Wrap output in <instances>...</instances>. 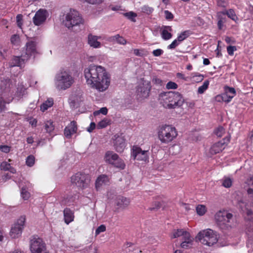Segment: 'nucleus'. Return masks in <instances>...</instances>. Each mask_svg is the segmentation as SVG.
Segmentation results:
<instances>
[{
	"label": "nucleus",
	"instance_id": "16",
	"mask_svg": "<svg viewBox=\"0 0 253 253\" xmlns=\"http://www.w3.org/2000/svg\"><path fill=\"white\" fill-rule=\"evenodd\" d=\"M114 137V146L115 149L118 152H123L126 147L125 140L124 136L115 135Z\"/></svg>",
	"mask_w": 253,
	"mask_h": 253
},
{
	"label": "nucleus",
	"instance_id": "50",
	"mask_svg": "<svg viewBox=\"0 0 253 253\" xmlns=\"http://www.w3.org/2000/svg\"><path fill=\"white\" fill-rule=\"evenodd\" d=\"M248 185L250 186V188L248 189L247 191L248 194H253V177L251 178V179L249 180Z\"/></svg>",
	"mask_w": 253,
	"mask_h": 253
},
{
	"label": "nucleus",
	"instance_id": "26",
	"mask_svg": "<svg viewBox=\"0 0 253 253\" xmlns=\"http://www.w3.org/2000/svg\"><path fill=\"white\" fill-rule=\"evenodd\" d=\"M108 182V178L105 175H102L99 176L95 182V186L97 190L100 188L102 185H105Z\"/></svg>",
	"mask_w": 253,
	"mask_h": 253
},
{
	"label": "nucleus",
	"instance_id": "33",
	"mask_svg": "<svg viewBox=\"0 0 253 253\" xmlns=\"http://www.w3.org/2000/svg\"><path fill=\"white\" fill-rule=\"evenodd\" d=\"M221 14L223 16L227 15L228 17L233 20H235L237 19V16L235 13L234 11L232 9H230L229 10H225L221 12Z\"/></svg>",
	"mask_w": 253,
	"mask_h": 253
},
{
	"label": "nucleus",
	"instance_id": "27",
	"mask_svg": "<svg viewBox=\"0 0 253 253\" xmlns=\"http://www.w3.org/2000/svg\"><path fill=\"white\" fill-rule=\"evenodd\" d=\"M64 216L65 222L67 224H69L74 219L73 213L70 209L66 208L64 210Z\"/></svg>",
	"mask_w": 253,
	"mask_h": 253
},
{
	"label": "nucleus",
	"instance_id": "61",
	"mask_svg": "<svg viewBox=\"0 0 253 253\" xmlns=\"http://www.w3.org/2000/svg\"><path fill=\"white\" fill-rule=\"evenodd\" d=\"M180 42L178 41V40H174L170 44H169L168 46V48L169 49H174L179 44Z\"/></svg>",
	"mask_w": 253,
	"mask_h": 253
},
{
	"label": "nucleus",
	"instance_id": "17",
	"mask_svg": "<svg viewBox=\"0 0 253 253\" xmlns=\"http://www.w3.org/2000/svg\"><path fill=\"white\" fill-rule=\"evenodd\" d=\"M150 88L144 84L140 85L137 89V96L140 99H144L149 96Z\"/></svg>",
	"mask_w": 253,
	"mask_h": 253
},
{
	"label": "nucleus",
	"instance_id": "37",
	"mask_svg": "<svg viewBox=\"0 0 253 253\" xmlns=\"http://www.w3.org/2000/svg\"><path fill=\"white\" fill-rule=\"evenodd\" d=\"M209 85V81L208 80L205 81L203 85L199 86L198 89V92L199 94L203 93L208 88Z\"/></svg>",
	"mask_w": 253,
	"mask_h": 253
},
{
	"label": "nucleus",
	"instance_id": "19",
	"mask_svg": "<svg viewBox=\"0 0 253 253\" xmlns=\"http://www.w3.org/2000/svg\"><path fill=\"white\" fill-rule=\"evenodd\" d=\"M77 130L76 122L72 121L64 129V135L67 138H70L71 135L76 133Z\"/></svg>",
	"mask_w": 253,
	"mask_h": 253
},
{
	"label": "nucleus",
	"instance_id": "30",
	"mask_svg": "<svg viewBox=\"0 0 253 253\" xmlns=\"http://www.w3.org/2000/svg\"><path fill=\"white\" fill-rule=\"evenodd\" d=\"M109 41L111 42H116L117 43L125 44L126 43V41L124 38L121 37L119 35H116L112 36L109 38Z\"/></svg>",
	"mask_w": 253,
	"mask_h": 253
},
{
	"label": "nucleus",
	"instance_id": "7",
	"mask_svg": "<svg viewBox=\"0 0 253 253\" xmlns=\"http://www.w3.org/2000/svg\"><path fill=\"white\" fill-rule=\"evenodd\" d=\"M71 181L73 186L83 189L88 186L90 182V178L87 174L78 172L71 177Z\"/></svg>",
	"mask_w": 253,
	"mask_h": 253
},
{
	"label": "nucleus",
	"instance_id": "49",
	"mask_svg": "<svg viewBox=\"0 0 253 253\" xmlns=\"http://www.w3.org/2000/svg\"><path fill=\"white\" fill-rule=\"evenodd\" d=\"M232 181L229 178H225L222 182V185L226 188H229L232 185Z\"/></svg>",
	"mask_w": 253,
	"mask_h": 253
},
{
	"label": "nucleus",
	"instance_id": "36",
	"mask_svg": "<svg viewBox=\"0 0 253 253\" xmlns=\"http://www.w3.org/2000/svg\"><path fill=\"white\" fill-rule=\"evenodd\" d=\"M26 89L22 85H19L17 87V91L15 95L18 97H22L25 94Z\"/></svg>",
	"mask_w": 253,
	"mask_h": 253
},
{
	"label": "nucleus",
	"instance_id": "55",
	"mask_svg": "<svg viewBox=\"0 0 253 253\" xmlns=\"http://www.w3.org/2000/svg\"><path fill=\"white\" fill-rule=\"evenodd\" d=\"M106 230V226L104 225H100L95 231V235H99L100 233L104 232Z\"/></svg>",
	"mask_w": 253,
	"mask_h": 253
},
{
	"label": "nucleus",
	"instance_id": "31",
	"mask_svg": "<svg viewBox=\"0 0 253 253\" xmlns=\"http://www.w3.org/2000/svg\"><path fill=\"white\" fill-rule=\"evenodd\" d=\"M53 104V100L52 98L48 99L43 103L41 106V110L44 112L49 107H51Z\"/></svg>",
	"mask_w": 253,
	"mask_h": 253
},
{
	"label": "nucleus",
	"instance_id": "41",
	"mask_svg": "<svg viewBox=\"0 0 253 253\" xmlns=\"http://www.w3.org/2000/svg\"><path fill=\"white\" fill-rule=\"evenodd\" d=\"M110 124V121L108 119H104L100 121L97 124L98 128H103L106 127Z\"/></svg>",
	"mask_w": 253,
	"mask_h": 253
},
{
	"label": "nucleus",
	"instance_id": "12",
	"mask_svg": "<svg viewBox=\"0 0 253 253\" xmlns=\"http://www.w3.org/2000/svg\"><path fill=\"white\" fill-rule=\"evenodd\" d=\"M131 156L134 160L146 161L148 159V151L142 150L140 147L134 146L132 149Z\"/></svg>",
	"mask_w": 253,
	"mask_h": 253
},
{
	"label": "nucleus",
	"instance_id": "23",
	"mask_svg": "<svg viewBox=\"0 0 253 253\" xmlns=\"http://www.w3.org/2000/svg\"><path fill=\"white\" fill-rule=\"evenodd\" d=\"M190 233L183 229H178L173 230L171 234V238H176L182 236L184 238L188 239Z\"/></svg>",
	"mask_w": 253,
	"mask_h": 253
},
{
	"label": "nucleus",
	"instance_id": "9",
	"mask_svg": "<svg viewBox=\"0 0 253 253\" xmlns=\"http://www.w3.org/2000/svg\"><path fill=\"white\" fill-rule=\"evenodd\" d=\"M31 253H48L45 244L42 240L37 236L31 237L30 241Z\"/></svg>",
	"mask_w": 253,
	"mask_h": 253
},
{
	"label": "nucleus",
	"instance_id": "34",
	"mask_svg": "<svg viewBox=\"0 0 253 253\" xmlns=\"http://www.w3.org/2000/svg\"><path fill=\"white\" fill-rule=\"evenodd\" d=\"M183 240L184 241L181 243V247L182 248L187 249L190 245H192V243L193 242V238L191 236L190 234L188 239L184 238Z\"/></svg>",
	"mask_w": 253,
	"mask_h": 253
},
{
	"label": "nucleus",
	"instance_id": "6",
	"mask_svg": "<svg viewBox=\"0 0 253 253\" xmlns=\"http://www.w3.org/2000/svg\"><path fill=\"white\" fill-rule=\"evenodd\" d=\"M196 238L202 244L208 246H212L217 242V235L210 229L200 232Z\"/></svg>",
	"mask_w": 253,
	"mask_h": 253
},
{
	"label": "nucleus",
	"instance_id": "18",
	"mask_svg": "<svg viewBox=\"0 0 253 253\" xmlns=\"http://www.w3.org/2000/svg\"><path fill=\"white\" fill-rule=\"evenodd\" d=\"M100 38V37L89 34L87 37V43L91 47L95 48H100L101 46V43L98 40Z\"/></svg>",
	"mask_w": 253,
	"mask_h": 253
},
{
	"label": "nucleus",
	"instance_id": "4",
	"mask_svg": "<svg viewBox=\"0 0 253 253\" xmlns=\"http://www.w3.org/2000/svg\"><path fill=\"white\" fill-rule=\"evenodd\" d=\"M158 138L162 143H168L172 141L177 135V131L171 126H162L158 132Z\"/></svg>",
	"mask_w": 253,
	"mask_h": 253
},
{
	"label": "nucleus",
	"instance_id": "43",
	"mask_svg": "<svg viewBox=\"0 0 253 253\" xmlns=\"http://www.w3.org/2000/svg\"><path fill=\"white\" fill-rule=\"evenodd\" d=\"M215 99L217 102L224 101L229 102L230 101V99H227V95L224 94L216 95L215 97Z\"/></svg>",
	"mask_w": 253,
	"mask_h": 253
},
{
	"label": "nucleus",
	"instance_id": "59",
	"mask_svg": "<svg viewBox=\"0 0 253 253\" xmlns=\"http://www.w3.org/2000/svg\"><path fill=\"white\" fill-rule=\"evenodd\" d=\"M0 150L2 152L7 153L10 151V147L7 145H0Z\"/></svg>",
	"mask_w": 253,
	"mask_h": 253
},
{
	"label": "nucleus",
	"instance_id": "1",
	"mask_svg": "<svg viewBox=\"0 0 253 253\" xmlns=\"http://www.w3.org/2000/svg\"><path fill=\"white\" fill-rule=\"evenodd\" d=\"M86 84L99 91L106 90L110 83V77L105 69L101 66L90 65L84 70Z\"/></svg>",
	"mask_w": 253,
	"mask_h": 253
},
{
	"label": "nucleus",
	"instance_id": "48",
	"mask_svg": "<svg viewBox=\"0 0 253 253\" xmlns=\"http://www.w3.org/2000/svg\"><path fill=\"white\" fill-rule=\"evenodd\" d=\"M153 10L154 9L153 8L147 5H144L141 7V11L147 14H151L153 11Z\"/></svg>",
	"mask_w": 253,
	"mask_h": 253
},
{
	"label": "nucleus",
	"instance_id": "32",
	"mask_svg": "<svg viewBox=\"0 0 253 253\" xmlns=\"http://www.w3.org/2000/svg\"><path fill=\"white\" fill-rule=\"evenodd\" d=\"M115 167L117 168H119L121 169H125L126 165L124 162V161L120 158L119 157L117 159L115 160V161L112 164Z\"/></svg>",
	"mask_w": 253,
	"mask_h": 253
},
{
	"label": "nucleus",
	"instance_id": "2",
	"mask_svg": "<svg viewBox=\"0 0 253 253\" xmlns=\"http://www.w3.org/2000/svg\"><path fill=\"white\" fill-rule=\"evenodd\" d=\"M159 100L164 107L168 109L181 106L184 103V99L178 92L169 91L161 93L159 95Z\"/></svg>",
	"mask_w": 253,
	"mask_h": 253
},
{
	"label": "nucleus",
	"instance_id": "10",
	"mask_svg": "<svg viewBox=\"0 0 253 253\" xmlns=\"http://www.w3.org/2000/svg\"><path fill=\"white\" fill-rule=\"evenodd\" d=\"M26 218L24 216H21L17 222L11 227L10 236L12 238H17L21 236Z\"/></svg>",
	"mask_w": 253,
	"mask_h": 253
},
{
	"label": "nucleus",
	"instance_id": "40",
	"mask_svg": "<svg viewBox=\"0 0 253 253\" xmlns=\"http://www.w3.org/2000/svg\"><path fill=\"white\" fill-rule=\"evenodd\" d=\"M214 133L217 137H221L225 133V129L222 126H220L214 130Z\"/></svg>",
	"mask_w": 253,
	"mask_h": 253
},
{
	"label": "nucleus",
	"instance_id": "13",
	"mask_svg": "<svg viewBox=\"0 0 253 253\" xmlns=\"http://www.w3.org/2000/svg\"><path fill=\"white\" fill-rule=\"evenodd\" d=\"M239 207L244 211L246 212L249 220L253 221V203H247L241 200L238 203Z\"/></svg>",
	"mask_w": 253,
	"mask_h": 253
},
{
	"label": "nucleus",
	"instance_id": "3",
	"mask_svg": "<svg viewBox=\"0 0 253 253\" xmlns=\"http://www.w3.org/2000/svg\"><path fill=\"white\" fill-rule=\"evenodd\" d=\"M74 78L68 70L62 69L56 75L55 84L59 90H65L74 83Z\"/></svg>",
	"mask_w": 253,
	"mask_h": 253
},
{
	"label": "nucleus",
	"instance_id": "38",
	"mask_svg": "<svg viewBox=\"0 0 253 253\" xmlns=\"http://www.w3.org/2000/svg\"><path fill=\"white\" fill-rule=\"evenodd\" d=\"M196 211L199 215H203L207 211L206 207L204 205H199L196 207Z\"/></svg>",
	"mask_w": 253,
	"mask_h": 253
},
{
	"label": "nucleus",
	"instance_id": "11",
	"mask_svg": "<svg viewBox=\"0 0 253 253\" xmlns=\"http://www.w3.org/2000/svg\"><path fill=\"white\" fill-rule=\"evenodd\" d=\"M48 16V11L43 9H40L37 11L33 18L34 24L36 26L43 24Z\"/></svg>",
	"mask_w": 253,
	"mask_h": 253
},
{
	"label": "nucleus",
	"instance_id": "57",
	"mask_svg": "<svg viewBox=\"0 0 253 253\" xmlns=\"http://www.w3.org/2000/svg\"><path fill=\"white\" fill-rule=\"evenodd\" d=\"M22 17L23 16L21 14H18L16 16V22L17 26L21 28L23 23H22Z\"/></svg>",
	"mask_w": 253,
	"mask_h": 253
},
{
	"label": "nucleus",
	"instance_id": "8",
	"mask_svg": "<svg viewBox=\"0 0 253 253\" xmlns=\"http://www.w3.org/2000/svg\"><path fill=\"white\" fill-rule=\"evenodd\" d=\"M233 214L226 211H220L215 215V219L220 228L228 229L231 225L229 223L232 219Z\"/></svg>",
	"mask_w": 253,
	"mask_h": 253
},
{
	"label": "nucleus",
	"instance_id": "44",
	"mask_svg": "<svg viewBox=\"0 0 253 253\" xmlns=\"http://www.w3.org/2000/svg\"><path fill=\"white\" fill-rule=\"evenodd\" d=\"M45 129L47 132H50L54 129V126L52 122L51 121H47L44 125Z\"/></svg>",
	"mask_w": 253,
	"mask_h": 253
},
{
	"label": "nucleus",
	"instance_id": "24",
	"mask_svg": "<svg viewBox=\"0 0 253 253\" xmlns=\"http://www.w3.org/2000/svg\"><path fill=\"white\" fill-rule=\"evenodd\" d=\"M118 157L119 156L114 152L108 151L105 154L104 159L106 162L112 165Z\"/></svg>",
	"mask_w": 253,
	"mask_h": 253
},
{
	"label": "nucleus",
	"instance_id": "53",
	"mask_svg": "<svg viewBox=\"0 0 253 253\" xmlns=\"http://www.w3.org/2000/svg\"><path fill=\"white\" fill-rule=\"evenodd\" d=\"M108 112V110L106 107L101 108L99 110L95 111L93 113L94 116L99 115L100 113H102L103 115H106Z\"/></svg>",
	"mask_w": 253,
	"mask_h": 253
},
{
	"label": "nucleus",
	"instance_id": "54",
	"mask_svg": "<svg viewBox=\"0 0 253 253\" xmlns=\"http://www.w3.org/2000/svg\"><path fill=\"white\" fill-rule=\"evenodd\" d=\"M177 87V84L172 82H169L166 85V87L168 89H176Z\"/></svg>",
	"mask_w": 253,
	"mask_h": 253
},
{
	"label": "nucleus",
	"instance_id": "15",
	"mask_svg": "<svg viewBox=\"0 0 253 253\" xmlns=\"http://www.w3.org/2000/svg\"><path fill=\"white\" fill-rule=\"evenodd\" d=\"M130 201L126 197L119 196L115 199V204L117 208L115 209V212H119V210L125 209L129 204Z\"/></svg>",
	"mask_w": 253,
	"mask_h": 253
},
{
	"label": "nucleus",
	"instance_id": "29",
	"mask_svg": "<svg viewBox=\"0 0 253 253\" xmlns=\"http://www.w3.org/2000/svg\"><path fill=\"white\" fill-rule=\"evenodd\" d=\"M6 96L5 95H0V112H2L5 109V104L9 103L11 102L13 98L11 96L9 97L7 100H4V97Z\"/></svg>",
	"mask_w": 253,
	"mask_h": 253
},
{
	"label": "nucleus",
	"instance_id": "47",
	"mask_svg": "<svg viewBox=\"0 0 253 253\" xmlns=\"http://www.w3.org/2000/svg\"><path fill=\"white\" fill-rule=\"evenodd\" d=\"M162 203L161 202L156 201L154 202L153 204V206L152 207L149 208V210L150 211H157L159 209L162 207Z\"/></svg>",
	"mask_w": 253,
	"mask_h": 253
},
{
	"label": "nucleus",
	"instance_id": "42",
	"mask_svg": "<svg viewBox=\"0 0 253 253\" xmlns=\"http://www.w3.org/2000/svg\"><path fill=\"white\" fill-rule=\"evenodd\" d=\"M124 15L131 21L134 22L136 21L135 18L137 16V14L135 13L130 11L124 13Z\"/></svg>",
	"mask_w": 253,
	"mask_h": 253
},
{
	"label": "nucleus",
	"instance_id": "28",
	"mask_svg": "<svg viewBox=\"0 0 253 253\" xmlns=\"http://www.w3.org/2000/svg\"><path fill=\"white\" fill-rule=\"evenodd\" d=\"M225 93L224 95H227V98L230 99V101L235 95L236 91L233 87H230L228 86H225L224 87Z\"/></svg>",
	"mask_w": 253,
	"mask_h": 253
},
{
	"label": "nucleus",
	"instance_id": "5",
	"mask_svg": "<svg viewBox=\"0 0 253 253\" xmlns=\"http://www.w3.org/2000/svg\"><path fill=\"white\" fill-rule=\"evenodd\" d=\"M65 26L68 29L83 25L84 20L79 12L75 10H70L65 16L64 20Z\"/></svg>",
	"mask_w": 253,
	"mask_h": 253
},
{
	"label": "nucleus",
	"instance_id": "63",
	"mask_svg": "<svg viewBox=\"0 0 253 253\" xmlns=\"http://www.w3.org/2000/svg\"><path fill=\"white\" fill-rule=\"evenodd\" d=\"M164 13L166 19L167 20H172L173 18V14L168 10H165Z\"/></svg>",
	"mask_w": 253,
	"mask_h": 253
},
{
	"label": "nucleus",
	"instance_id": "22",
	"mask_svg": "<svg viewBox=\"0 0 253 253\" xmlns=\"http://www.w3.org/2000/svg\"><path fill=\"white\" fill-rule=\"evenodd\" d=\"M26 49L25 55L29 59L31 55L35 54L36 52V44L35 42L30 41L26 43Z\"/></svg>",
	"mask_w": 253,
	"mask_h": 253
},
{
	"label": "nucleus",
	"instance_id": "56",
	"mask_svg": "<svg viewBox=\"0 0 253 253\" xmlns=\"http://www.w3.org/2000/svg\"><path fill=\"white\" fill-rule=\"evenodd\" d=\"M152 83L158 85H162L163 84V82L159 78L157 77H154L152 79Z\"/></svg>",
	"mask_w": 253,
	"mask_h": 253
},
{
	"label": "nucleus",
	"instance_id": "58",
	"mask_svg": "<svg viewBox=\"0 0 253 253\" xmlns=\"http://www.w3.org/2000/svg\"><path fill=\"white\" fill-rule=\"evenodd\" d=\"M134 54L140 57H143V56H145L146 55V54H145L144 52V51L143 50H139L137 49H135L134 50Z\"/></svg>",
	"mask_w": 253,
	"mask_h": 253
},
{
	"label": "nucleus",
	"instance_id": "35",
	"mask_svg": "<svg viewBox=\"0 0 253 253\" xmlns=\"http://www.w3.org/2000/svg\"><path fill=\"white\" fill-rule=\"evenodd\" d=\"M226 18L225 16L221 14V12L218 14V20L217 22V26L219 29H222L223 24L226 22Z\"/></svg>",
	"mask_w": 253,
	"mask_h": 253
},
{
	"label": "nucleus",
	"instance_id": "21",
	"mask_svg": "<svg viewBox=\"0 0 253 253\" xmlns=\"http://www.w3.org/2000/svg\"><path fill=\"white\" fill-rule=\"evenodd\" d=\"M225 142L222 141L214 143L211 148L210 152L211 155H215L221 152L225 147Z\"/></svg>",
	"mask_w": 253,
	"mask_h": 253
},
{
	"label": "nucleus",
	"instance_id": "39",
	"mask_svg": "<svg viewBox=\"0 0 253 253\" xmlns=\"http://www.w3.org/2000/svg\"><path fill=\"white\" fill-rule=\"evenodd\" d=\"M189 36V32L185 31L181 33L177 37V40L180 42L188 38Z\"/></svg>",
	"mask_w": 253,
	"mask_h": 253
},
{
	"label": "nucleus",
	"instance_id": "60",
	"mask_svg": "<svg viewBox=\"0 0 253 253\" xmlns=\"http://www.w3.org/2000/svg\"><path fill=\"white\" fill-rule=\"evenodd\" d=\"M237 48L235 46H229L227 47V52L229 55H232L233 54L234 51L236 50Z\"/></svg>",
	"mask_w": 253,
	"mask_h": 253
},
{
	"label": "nucleus",
	"instance_id": "51",
	"mask_svg": "<svg viewBox=\"0 0 253 253\" xmlns=\"http://www.w3.org/2000/svg\"><path fill=\"white\" fill-rule=\"evenodd\" d=\"M11 166L10 164L6 162H3L1 163L0 168L1 170H8L10 169V167Z\"/></svg>",
	"mask_w": 253,
	"mask_h": 253
},
{
	"label": "nucleus",
	"instance_id": "20",
	"mask_svg": "<svg viewBox=\"0 0 253 253\" xmlns=\"http://www.w3.org/2000/svg\"><path fill=\"white\" fill-rule=\"evenodd\" d=\"M11 85L10 80L8 78L1 80L0 84V89L2 92V95H5V93L10 92Z\"/></svg>",
	"mask_w": 253,
	"mask_h": 253
},
{
	"label": "nucleus",
	"instance_id": "46",
	"mask_svg": "<svg viewBox=\"0 0 253 253\" xmlns=\"http://www.w3.org/2000/svg\"><path fill=\"white\" fill-rule=\"evenodd\" d=\"M26 164L29 167L33 166L35 164V157L33 155L29 156L27 159L26 161Z\"/></svg>",
	"mask_w": 253,
	"mask_h": 253
},
{
	"label": "nucleus",
	"instance_id": "45",
	"mask_svg": "<svg viewBox=\"0 0 253 253\" xmlns=\"http://www.w3.org/2000/svg\"><path fill=\"white\" fill-rule=\"evenodd\" d=\"M21 195L24 200H28L30 196V193L25 188H22L21 191Z\"/></svg>",
	"mask_w": 253,
	"mask_h": 253
},
{
	"label": "nucleus",
	"instance_id": "52",
	"mask_svg": "<svg viewBox=\"0 0 253 253\" xmlns=\"http://www.w3.org/2000/svg\"><path fill=\"white\" fill-rule=\"evenodd\" d=\"M228 0H217L218 6L222 7H226L228 4Z\"/></svg>",
	"mask_w": 253,
	"mask_h": 253
},
{
	"label": "nucleus",
	"instance_id": "25",
	"mask_svg": "<svg viewBox=\"0 0 253 253\" xmlns=\"http://www.w3.org/2000/svg\"><path fill=\"white\" fill-rule=\"evenodd\" d=\"M172 31L171 27L169 26H164L162 27L161 32L162 37L165 40L170 39L172 37V34L169 32Z\"/></svg>",
	"mask_w": 253,
	"mask_h": 253
},
{
	"label": "nucleus",
	"instance_id": "62",
	"mask_svg": "<svg viewBox=\"0 0 253 253\" xmlns=\"http://www.w3.org/2000/svg\"><path fill=\"white\" fill-rule=\"evenodd\" d=\"M193 78L195 82H200L203 80L204 76L201 74H198L193 76Z\"/></svg>",
	"mask_w": 253,
	"mask_h": 253
},
{
	"label": "nucleus",
	"instance_id": "64",
	"mask_svg": "<svg viewBox=\"0 0 253 253\" xmlns=\"http://www.w3.org/2000/svg\"><path fill=\"white\" fill-rule=\"evenodd\" d=\"M19 37L17 35H13L11 38V42L12 44H15L19 41Z\"/></svg>",
	"mask_w": 253,
	"mask_h": 253
},
{
	"label": "nucleus",
	"instance_id": "14",
	"mask_svg": "<svg viewBox=\"0 0 253 253\" xmlns=\"http://www.w3.org/2000/svg\"><path fill=\"white\" fill-rule=\"evenodd\" d=\"M28 60L26 55L23 54H22L20 56H13L8 63L9 67L11 68L15 66L21 67Z\"/></svg>",
	"mask_w": 253,
	"mask_h": 253
}]
</instances>
